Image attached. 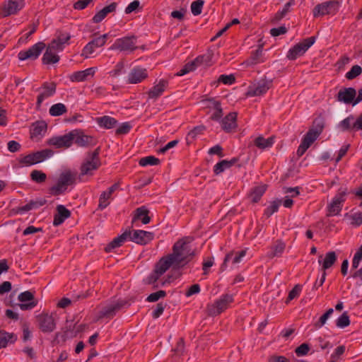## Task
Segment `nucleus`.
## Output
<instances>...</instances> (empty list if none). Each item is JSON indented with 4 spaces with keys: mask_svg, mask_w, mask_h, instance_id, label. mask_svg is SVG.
<instances>
[{
    "mask_svg": "<svg viewBox=\"0 0 362 362\" xmlns=\"http://www.w3.org/2000/svg\"><path fill=\"white\" fill-rule=\"evenodd\" d=\"M188 240L185 238L177 240L173 247V252L169 254L178 268L186 265L195 255V250L191 248Z\"/></svg>",
    "mask_w": 362,
    "mask_h": 362,
    "instance_id": "nucleus-1",
    "label": "nucleus"
},
{
    "mask_svg": "<svg viewBox=\"0 0 362 362\" xmlns=\"http://www.w3.org/2000/svg\"><path fill=\"white\" fill-rule=\"evenodd\" d=\"M77 172L70 169L64 170L59 175L57 182L49 189L52 196H59L64 194L69 186L76 184Z\"/></svg>",
    "mask_w": 362,
    "mask_h": 362,
    "instance_id": "nucleus-2",
    "label": "nucleus"
},
{
    "mask_svg": "<svg viewBox=\"0 0 362 362\" xmlns=\"http://www.w3.org/2000/svg\"><path fill=\"white\" fill-rule=\"evenodd\" d=\"M99 148H96L92 153H88L87 158L80 167V177L84 175H92L93 172L96 170L100 166L101 163L99 158Z\"/></svg>",
    "mask_w": 362,
    "mask_h": 362,
    "instance_id": "nucleus-3",
    "label": "nucleus"
},
{
    "mask_svg": "<svg viewBox=\"0 0 362 362\" xmlns=\"http://www.w3.org/2000/svg\"><path fill=\"white\" fill-rule=\"evenodd\" d=\"M53 155V151L51 149H43L38 151L19 159V163L25 166L33 165L40 163Z\"/></svg>",
    "mask_w": 362,
    "mask_h": 362,
    "instance_id": "nucleus-4",
    "label": "nucleus"
},
{
    "mask_svg": "<svg viewBox=\"0 0 362 362\" xmlns=\"http://www.w3.org/2000/svg\"><path fill=\"white\" fill-rule=\"evenodd\" d=\"M339 7V2L338 1H325L316 5L313 10V14L315 18L325 15H334L337 13Z\"/></svg>",
    "mask_w": 362,
    "mask_h": 362,
    "instance_id": "nucleus-5",
    "label": "nucleus"
},
{
    "mask_svg": "<svg viewBox=\"0 0 362 362\" xmlns=\"http://www.w3.org/2000/svg\"><path fill=\"white\" fill-rule=\"evenodd\" d=\"M136 37L135 35L127 36L118 38L110 47V49H118L120 52L128 53L133 52L138 47L136 46Z\"/></svg>",
    "mask_w": 362,
    "mask_h": 362,
    "instance_id": "nucleus-6",
    "label": "nucleus"
},
{
    "mask_svg": "<svg viewBox=\"0 0 362 362\" xmlns=\"http://www.w3.org/2000/svg\"><path fill=\"white\" fill-rule=\"evenodd\" d=\"M315 42V37H308L302 42L296 44L289 49L287 57L290 60H294L298 57L303 55Z\"/></svg>",
    "mask_w": 362,
    "mask_h": 362,
    "instance_id": "nucleus-7",
    "label": "nucleus"
},
{
    "mask_svg": "<svg viewBox=\"0 0 362 362\" xmlns=\"http://www.w3.org/2000/svg\"><path fill=\"white\" fill-rule=\"evenodd\" d=\"M126 305L129 306V303L125 300H119L117 302L108 304L102 308L98 316V320L106 317L112 318L115 314Z\"/></svg>",
    "mask_w": 362,
    "mask_h": 362,
    "instance_id": "nucleus-8",
    "label": "nucleus"
},
{
    "mask_svg": "<svg viewBox=\"0 0 362 362\" xmlns=\"http://www.w3.org/2000/svg\"><path fill=\"white\" fill-rule=\"evenodd\" d=\"M108 36V34H103L99 37L93 38L83 47L81 56L86 59L89 58L95 52V48L102 47L105 45Z\"/></svg>",
    "mask_w": 362,
    "mask_h": 362,
    "instance_id": "nucleus-9",
    "label": "nucleus"
},
{
    "mask_svg": "<svg viewBox=\"0 0 362 362\" xmlns=\"http://www.w3.org/2000/svg\"><path fill=\"white\" fill-rule=\"evenodd\" d=\"M272 84V80H261L257 83L250 86L245 95L247 97H254L264 95L271 88Z\"/></svg>",
    "mask_w": 362,
    "mask_h": 362,
    "instance_id": "nucleus-10",
    "label": "nucleus"
},
{
    "mask_svg": "<svg viewBox=\"0 0 362 362\" xmlns=\"http://www.w3.org/2000/svg\"><path fill=\"white\" fill-rule=\"evenodd\" d=\"M39 328L43 332H52L56 328L55 319L53 314L42 313L37 316Z\"/></svg>",
    "mask_w": 362,
    "mask_h": 362,
    "instance_id": "nucleus-11",
    "label": "nucleus"
},
{
    "mask_svg": "<svg viewBox=\"0 0 362 362\" xmlns=\"http://www.w3.org/2000/svg\"><path fill=\"white\" fill-rule=\"evenodd\" d=\"M128 238L136 244L145 245L154 238V234L149 231L134 230L133 231L130 230V235L128 236Z\"/></svg>",
    "mask_w": 362,
    "mask_h": 362,
    "instance_id": "nucleus-12",
    "label": "nucleus"
},
{
    "mask_svg": "<svg viewBox=\"0 0 362 362\" xmlns=\"http://www.w3.org/2000/svg\"><path fill=\"white\" fill-rule=\"evenodd\" d=\"M18 299L21 302V303L18 304V306L22 310H32L37 304V300H35L33 293L30 291L21 293L18 296Z\"/></svg>",
    "mask_w": 362,
    "mask_h": 362,
    "instance_id": "nucleus-13",
    "label": "nucleus"
},
{
    "mask_svg": "<svg viewBox=\"0 0 362 362\" xmlns=\"http://www.w3.org/2000/svg\"><path fill=\"white\" fill-rule=\"evenodd\" d=\"M45 47V44L42 42H39L35 44L28 50L21 51L18 54V59L21 61H24L26 59H35L39 57Z\"/></svg>",
    "mask_w": 362,
    "mask_h": 362,
    "instance_id": "nucleus-14",
    "label": "nucleus"
},
{
    "mask_svg": "<svg viewBox=\"0 0 362 362\" xmlns=\"http://www.w3.org/2000/svg\"><path fill=\"white\" fill-rule=\"evenodd\" d=\"M70 135L73 137V142L81 147H88L95 145V139L93 136L86 135L78 129H74L70 132Z\"/></svg>",
    "mask_w": 362,
    "mask_h": 362,
    "instance_id": "nucleus-15",
    "label": "nucleus"
},
{
    "mask_svg": "<svg viewBox=\"0 0 362 362\" xmlns=\"http://www.w3.org/2000/svg\"><path fill=\"white\" fill-rule=\"evenodd\" d=\"M346 189L340 190L333 198L332 202L328 206L327 216L338 215L342 209V203L345 201Z\"/></svg>",
    "mask_w": 362,
    "mask_h": 362,
    "instance_id": "nucleus-16",
    "label": "nucleus"
},
{
    "mask_svg": "<svg viewBox=\"0 0 362 362\" xmlns=\"http://www.w3.org/2000/svg\"><path fill=\"white\" fill-rule=\"evenodd\" d=\"M25 6L24 0H8L2 6V15L6 17L16 14Z\"/></svg>",
    "mask_w": 362,
    "mask_h": 362,
    "instance_id": "nucleus-17",
    "label": "nucleus"
},
{
    "mask_svg": "<svg viewBox=\"0 0 362 362\" xmlns=\"http://www.w3.org/2000/svg\"><path fill=\"white\" fill-rule=\"evenodd\" d=\"M49 146H54L57 148H68L73 144V137L70 135V132L63 136H54L47 141Z\"/></svg>",
    "mask_w": 362,
    "mask_h": 362,
    "instance_id": "nucleus-18",
    "label": "nucleus"
},
{
    "mask_svg": "<svg viewBox=\"0 0 362 362\" xmlns=\"http://www.w3.org/2000/svg\"><path fill=\"white\" fill-rule=\"evenodd\" d=\"M356 95V90L354 88H344L339 90L337 95L339 102L345 104H352Z\"/></svg>",
    "mask_w": 362,
    "mask_h": 362,
    "instance_id": "nucleus-19",
    "label": "nucleus"
},
{
    "mask_svg": "<svg viewBox=\"0 0 362 362\" xmlns=\"http://www.w3.org/2000/svg\"><path fill=\"white\" fill-rule=\"evenodd\" d=\"M319 137V136L314 134V132H308L302 139L301 144L298 148L297 155L298 157L302 156L308 148L314 143V141Z\"/></svg>",
    "mask_w": 362,
    "mask_h": 362,
    "instance_id": "nucleus-20",
    "label": "nucleus"
},
{
    "mask_svg": "<svg viewBox=\"0 0 362 362\" xmlns=\"http://www.w3.org/2000/svg\"><path fill=\"white\" fill-rule=\"evenodd\" d=\"M148 77L147 70L144 68L136 67L131 70L128 76V83L136 84L141 83Z\"/></svg>",
    "mask_w": 362,
    "mask_h": 362,
    "instance_id": "nucleus-21",
    "label": "nucleus"
},
{
    "mask_svg": "<svg viewBox=\"0 0 362 362\" xmlns=\"http://www.w3.org/2000/svg\"><path fill=\"white\" fill-rule=\"evenodd\" d=\"M42 91L37 96V107L39 108L42 103V101L52 95H53L56 92V84L54 83H47L45 82L42 84Z\"/></svg>",
    "mask_w": 362,
    "mask_h": 362,
    "instance_id": "nucleus-22",
    "label": "nucleus"
},
{
    "mask_svg": "<svg viewBox=\"0 0 362 362\" xmlns=\"http://www.w3.org/2000/svg\"><path fill=\"white\" fill-rule=\"evenodd\" d=\"M170 267L178 269L170 255H168L160 259L155 266V269L162 276Z\"/></svg>",
    "mask_w": 362,
    "mask_h": 362,
    "instance_id": "nucleus-23",
    "label": "nucleus"
},
{
    "mask_svg": "<svg viewBox=\"0 0 362 362\" xmlns=\"http://www.w3.org/2000/svg\"><path fill=\"white\" fill-rule=\"evenodd\" d=\"M96 67H90L83 71H78L73 73L69 78L72 82H82L93 78L95 75Z\"/></svg>",
    "mask_w": 362,
    "mask_h": 362,
    "instance_id": "nucleus-24",
    "label": "nucleus"
},
{
    "mask_svg": "<svg viewBox=\"0 0 362 362\" xmlns=\"http://www.w3.org/2000/svg\"><path fill=\"white\" fill-rule=\"evenodd\" d=\"M237 113L232 112L228 114L221 121V128L226 132H230L237 127Z\"/></svg>",
    "mask_w": 362,
    "mask_h": 362,
    "instance_id": "nucleus-25",
    "label": "nucleus"
},
{
    "mask_svg": "<svg viewBox=\"0 0 362 362\" xmlns=\"http://www.w3.org/2000/svg\"><path fill=\"white\" fill-rule=\"evenodd\" d=\"M246 255V250H241L240 252H235L233 251L228 253L223 260V264L221 266V270L224 271L227 267V263L229 261H232L233 264L239 263L242 258Z\"/></svg>",
    "mask_w": 362,
    "mask_h": 362,
    "instance_id": "nucleus-26",
    "label": "nucleus"
},
{
    "mask_svg": "<svg viewBox=\"0 0 362 362\" xmlns=\"http://www.w3.org/2000/svg\"><path fill=\"white\" fill-rule=\"evenodd\" d=\"M71 216V211L64 205L57 206V214L54 216L53 225L58 226L61 225L66 218Z\"/></svg>",
    "mask_w": 362,
    "mask_h": 362,
    "instance_id": "nucleus-27",
    "label": "nucleus"
},
{
    "mask_svg": "<svg viewBox=\"0 0 362 362\" xmlns=\"http://www.w3.org/2000/svg\"><path fill=\"white\" fill-rule=\"evenodd\" d=\"M130 235V230H126L122 235L114 238L107 246L105 247L106 252H110L112 250L120 247L122 243L128 238Z\"/></svg>",
    "mask_w": 362,
    "mask_h": 362,
    "instance_id": "nucleus-28",
    "label": "nucleus"
},
{
    "mask_svg": "<svg viewBox=\"0 0 362 362\" xmlns=\"http://www.w3.org/2000/svg\"><path fill=\"white\" fill-rule=\"evenodd\" d=\"M117 6V3L112 2L100 10L93 18V23H98L101 22L108 13L114 12L116 10Z\"/></svg>",
    "mask_w": 362,
    "mask_h": 362,
    "instance_id": "nucleus-29",
    "label": "nucleus"
},
{
    "mask_svg": "<svg viewBox=\"0 0 362 362\" xmlns=\"http://www.w3.org/2000/svg\"><path fill=\"white\" fill-rule=\"evenodd\" d=\"M168 86V81L164 79L160 80L158 84L155 85L148 93V98L156 99L163 94Z\"/></svg>",
    "mask_w": 362,
    "mask_h": 362,
    "instance_id": "nucleus-30",
    "label": "nucleus"
},
{
    "mask_svg": "<svg viewBox=\"0 0 362 362\" xmlns=\"http://www.w3.org/2000/svg\"><path fill=\"white\" fill-rule=\"evenodd\" d=\"M238 161V158H233L230 160H222L214 165V172L216 175L223 173L225 170L230 168Z\"/></svg>",
    "mask_w": 362,
    "mask_h": 362,
    "instance_id": "nucleus-31",
    "label": "nucleus"
},
{
    "mask_svg": "<svg viewBox=\"0 0 362 362\" xmlns=\"http://www.w3.org/2000/svg\"><path fill=\"white\" fill-rule=\"evenodd\" d=\"M325 124V118L322 115H320L314 119L312 127L308 131L320 136L324 129Z\"/></svg>",
    "mask_w": 362,
    "mask_h": 362,
    "instance_id": "nucleus-32",
    "label": "nucleus"
},
{
    "mask_svg": "<svg viewBox=\"0 0 362 362\" xmlns=\"http://www.w3.org/2000/svg\"><path fill=\"white\" fill-rule=\"evenodd\" d=\"M149 211L144 206L137 208L135 211V214L132 221H135L136 219H141L143 224H148L151 221V217L148 216Z\"/></svg>",
    "mask_w": 362,
    "mask_h": 362,
    "instance_id": "nucleus-33",
    "label": "nucleus"
},
{
    "mask_svg": "<svg viewBox=\"0 0 362 362\" xmlns=\"http://www.w3.org/2000/svg\"><path fill=\"white\" fill-rule=\"evenodd\" d=\"M285 247L284 243L281 240H277L276 243L271 247L270 251L267 254V257L272 259L274 257L280 256L283 253Z\"/></svg>",
    "mask_w": 362,
    "mask_h": 362,
    "instance_id": "nucleus-34",
    "label": "nucleus"
},
{
    "mask_svg": "<svg viewBox=\"0 0 362 362\" xmlns=\"http://www.w3.org/2000/svg\"><path fill=\"white\" fill-rule=\"evenodd\" d=\"M295 0H290L287 2L281 11H278L273 17L272 22L277 23L284 18L291 11V7L295 5Z\"/></svg>",
    "mask_w": 362,
    "mask_h": 362,
    "instance_id": "nucleus-35",
    "label": "nucleus"
},
{
    "mask_svg": "<svg viewBox=\"0 0 362 362\" xmlns=\"http://www.w3.org/2000/svg\"><path fill=\"white\" fill-rule=\"evenodd\" d=\"M213 55V52L209 51L206 54L197 57L194 60H193L196 67L199 66H210L211 64Z\"/></svg>",
    "mask_w": 362,
    "mask_h": 362,
    "instance_id": "nucleus-36",
    "label": "nucleus"
},
{
    "mask_svg": "<svg viewBox=\"0 0 362 362\" xmlns=\"http://www.w3.org/2000/svg\"><path fill=\"white\" fill-rule=\"evenodd\" d=\"M31 137H37L44 134L47 131V123L45 121H37L33 124Z\"/></svg>",
    "mask_w": 362,
    "mask_h": 362,
    "instance_id": "nucleus-37",
    "label": "nucleus"
},
{
    "mask_svg": "<svg viewBox=\"0 0 362 362\" xmlns=\"http://www.w3.org/2000/svg\"><path fill=\"white\" fill-rule=\"evenodd\" d=\"M97 123L101 127L106 129L113 128L117 123V120L110 116H103L96 119Z\"/></svg>",
    "mask_w": 362,
    "mask_h": 362,
    "instance_id": "nucleus-38",
    "label": "nucleus"
},
{
    "mask_svg": "<svg viewBox=\"0 0 362 362\" xmlns=\"http://www.w3.org/2000/svg\"><path fill=\"white\" fill-rule=\"evenodd\" d=\"M59 57L57 54V52H53L50 48H47L43 55L42 62L45 64H51L58 62Z\"/></svg>",
    "mask_w": 362,
    "mask_h": 362,
    "instance_id": "nucleus-39",
    "label": "nucleus"
},
{
    "mask_svg": "<svg viewBox=\"0 0 362 362\" xmlns=\"http://www.w3.org/2000/svg\"><path fill=\"white\" fill-rule=\"evenodd\" d=\"M16 340L17 336L15 334L1 330L0 342L4 348L6 347L8 344H13Z\"/></svg>",
    "mask_w": 362,
    "mask_h": 362,
    "instance_id": "nucleus-40",
    "label": "nucleus"
},
{
    "mask_svg": "<svg viewBox=\"0 0 362 362\" xmlns=\"http://www.w3.org/2000/svg\"><path fill=\"white\" fill-rule=\"evenodd\" d=\"M337 261V255L335 252L331 251L327 252L325 255V257L322 262V269L323 272H325L326 269H329L335 262Z\"/></svg>",
    "mask_w": 362,
    "mask_h": 362,
    "instance_id": "nucleus-41",
    "label": "nucleus"
},
{
    "mask_svg": "<svg viewBox=\"0 0 362 362\" xmlns=\"http://www.w3.org/2000/svg\"><path fill=\"white\" fill-rule=\"evenodd\" d=\"M81 332V329H76V324L73 321H66L64 327V334L66 338H72Z\"/></svg>",
    "mask_w": 362,
    "mask_h": 362,
    "instance_id": "nucleus-42",
    "label": "nucleus"
},
{
    "mask_svg": "<svg viewBox=\"0 0 362 362\" xmlns=\"http://www.w3.org/2000/svg\"><path fill=\"white\" fill-rule=\"evenodd\" d=\"M255 145L261 149H264L271 147L274 144V138L269 137L264 139L263 136H259L257 137L254 141Z\"/></svg>",
    "mask_w": 362,
    "mask_h": 362,
    "instance_id": "nucleus-43",
    "label": "nucleus"
},
{
    "mask_svg": "<svg viewBox=\"0 0 362 362\" xmlns=\"http://www.w3.org/2000/svg\"><path fill=\"white\" fill-rule=\"evenodd\" d=\"M208 100L212 103L214 108L215 109L214 112L211 116V119L214 121H219L223 115L220 102L214 100L212 98H210Z\"/></svg>",
    "mask_w": 362,
    "mask_h": 362,
    "instance_id": "nucleus-44",
    "label": "nucleus"
},
{
    "mask_svg": "<svg viewBox=\"0 0 362 362\" xmlns=\"http://www.w3.org/2000/svg\"><path fill=\"white\" fill-rule=\"evenodd\" d=\"M265 190L266 185H264L254 187L250 194V197L251 198L252 202L254 203L257 202L264 193Z\"/></svg>",
    "mask_w": 362,
    "mask_h": 362,
    "instance_id": "nucleus-45",
    "label": "nucleus"
},
{
    "mask_svg": "<svg viewBox=\"0 0 362 362\" xmlns=\"http://www.w3.org/2000/svg\"><path fill=\"white\" fill-rule=\"evenodd\" d=\"M67 112V108L63 103H57L51 106L49 110L50 115L53 117L60 116Z\"/></svg>",
    "mask_w": 362,
    "mask_h": 362,
    "instance_id": "nucleus-46",
    "label": "nucleus"
},
{
    "mask_svg": "<svg viewBox=\"0 0 362 362\" xmlns=\"http://www.w3.org/2000/svg\"><path fill=\"white\" fill-rule=\"evenodd\" d=\"M233 296L231 295L226 294L221 296V298L216 300V303L218 309L222 313L227 308L228 305L233 301Z\"/></svg>",
    "mask_w": 362,
    "mask_h": 362,
    "instance_id": "nucleus-47",
    "label": "nucleus"
},
{
    "mask_svg": "<svg viewBox=\"0 0 362 362\" xmlns=\"http://www.w3.org/2000/svg\"><path fill=\"white\" fill-rule=\"evenodd\" d=\"M112 195L107 191H103L99 197L98 209L103 210L109 206L108 200L111 199Z\"/></svg>",
    "mask_w": 362,
    "mask_h": 362,
    "instance_id": "nucleus-48",
    "label": "nucleus"
},
{
    "mask_svg": "<svg viewBox=\"0 0 362 362\" xmlns=\"http://www.w3.org/2000/svg\"><path fill=\"white\" fill-rule=\"evenodd\" d=\"M281 203L282 201L281 199H276L272 202L270 205L265 209L264 215L267 217L271 216L274 213L278 211Z\"/></svg>",
    "mask_w": 362,
    "mask_h": 362,
    "instance_id": "nucleus-49",
    "label": "nucleus"
},
{
    "mask_svg": "<svg viewBox=\"0 0 362 362\" xmlns=\"http://www.w3.org/2000/svg\"><path fill=\"white\" fill-rule=\"evenodd\" d=\"M30 178L37 183H42L46 180L47 175L40 170H34L30 173Z\"/></svg>",
    "mask_w": 362,
    "mask_h": 362,
    "instance_id": "nucleus-50",
    "label": "nucleus"
},
{
    "mask_svg": "<svg viewBox=\"0 0 362 362\" xmlns=\"http://www.w3.org/2000/svg\"><path fill=\"white\" fill-rule=\"evenodd\" d=\"M139 163L141 166H146L148 165H156L160 163V160L154 156H150L141 158Z\"/></svg>",
    "mask_w": 362,
    "mask_h": 362,
    "instance_id": "nucleus-51",
    "label": "nucleus"
},
{
    "mask_svg": "<svg viewBox=\"0 0 362 362\" xmlns=\"http://www.w3.org/2000/svg\"><path fill=\"white\" fill-rule=\"evenodd\" d=\"M204 4L203 0H196L191 4V11L194 16H198L202 13V8Z\"/></svg>",
    "mask_w": 362,
    "mask_h": 362,
    "instance_id": "nucleus-52",
    "label": "nucleus"
},
{
    "mask_svg": "<svg viewBox=\"0 0 362 362\" xmlns=\"http://www.w3.org/2000/svg\"><path fill=\"white\" fill-rule=\"evenodd\" d=\"M354 116L351 115V116L345 118L344 119H343L339 123V126L341 129L342 131L350 130V129H353V123L354 122Z\"/></svg>",
    "mask_w": 362,
    "mask_h": 362,
    "instance_id": "nucleus-53",
    "label": "nucleus"
},
{
    "mask_svg": "<svg viewBox=\"0 0 362 362\" xmlns=\"http://www.w3.org/2000/svg\"><path fill=\"white\" fill-rule=\"evenodd\" d=\"M362 73V68L359 65H354L351 70L346 74V78L352 80Z\"/></svg>",
    "mask_w": 362,
    "mask_h": 362,
    "instance_id": "nucleus-54",
    "label": "nucleus"
},
{
    "mask_svg": "<svg viewBox=\"0 0 362 362\" xmlns=\"http://www.w3.org/2000/svg\"><path fill=\"white\" fill-rule=\"evenodd\" d=\"M333 313V308L328 309L327 312L320 317L319 320L315 323L314 326L317 328L322 327L326 323L327 319Z\"/></svg>",
    "mask_w": 362,
    "mask_h": 362,
    "instance_id": "nucleus-55",
    "label": "nucleus"
},
{
    "mask_svg": "<svg viewBox=\"0 0 362 362\" xmlns=\"http://www.w3.org/2000/svg\"><path fill=\"white\" fill-rule=\"evenodd\" d=\"M31 209H33V204H32L31 202H30L25 206L12 209L10 211V214L15 215L18 214H23L27 211H29Z\"/></svg>",
    "mask_w": 362,
    "mask_h": 362,
    "instance_id": "nucleus-56",
    "label": "nucleus"
},
{
    "mask_svg": "<svg viewBox=\"0 0 362 362\" xmlns=\"http://www.w3.org/2000/svg\"><path fill=\"white\" fill-rule=\"evenodd\" d=\"M350 324L349 317L346 312H344L337 320V326L340 328H344L349 326Z\"/></svg>",
    "mask_w": 362,
    "mask_h": 362,
    "instance_id": "nucleus-57",
    "label": "nucleus"
},
{
    "mask_svg": "<svg viewBox=\"0 0 362 362\" xmlns=\"http://www.w3.org/2000/svg\"><path fill=\"white\" fill-rule=\"evenodd\" d=\"M166 296V292L163 290H160L155 293H151L146 298L148 302H156L161 298H164Z\"/></svg>",
    "mask_w": 362,
    "mask_h": 362,
    "instance_id": "nucleus-58",
    "label": "nucleus"
},
{
    "mask_svg": "<svg viewBox=\"0 0 362 362\" xmlns=\"http://www.w3.org/2000/svg\"><path fill=\"white\" fill-rule=\"evenodd\" d=\"M70 38L71 35L69 33H62L60 31L58 32L56 38L54 40L59 44L63 45L64 46V44L67 43Z\"/></svg>",
    "mask_w": 362,
    "mask_h": 362,
    "instance_id": "nucleus-59",
    "label": "nucleus"
},
{
    "mask_svg": "<svg viewBox=\"0 0 362 362\" xmlns=\"http://www.w3.org/2000/svg\"><path fill=\"white\" fill-rule=\"evenodd\" d=\"M195 64L194 61H192L187 64H186L184 67L180 70L179 72L177 73V76H183L192 71H194L196 69Z\"/></svg>",
    "mask_w": 362,
    "mask_h": 362,
    "instance_id": "nucleus-60",
    "label": "nucleus"
},
{
    "mask_svg": "<svg viewBox=\"0 0 362 362\" xmlns=\"http://www.w3.org/2000/svg\"><path fill=\"white\" fill-rule=\"evenodd\" d=\"M301 291V286L298 284L296 285L289 292L286 303H288L291 300L298 296Z\"/></svg>",
    "mask_w": 362,
    "mask_h": 362,
    "instance_id": "nucleus-61",
    "label": "nucleus"
},
{
    "mask_svg": "<svg viewBox=\"0 0 362 362\" xmlns=\"http://www.w3.org/2000/svg\"><path fill=\"white\" fill-rule=\"evenodd\" d=\"M206 127L204 125H199L194 127L189 133L188 136L191 137L192 139H194L199 134H203L205 131Z\"/></svg>",
    "mask_w": 362,
    "mask_h": 362,
    "instance_id": "nucleus-62",
    "label": "nucleus"
},
{
    "mask_svg": "<svg viewBox=\"0 0 362 362\" xmlns=\"http://www.w3.org/2000/svg\"><path fill=\"white\" fill-rule=\"evenodd\" d=\"M351 223L356 226H359L362 223V211L355 212L350 216Z\"/></svg>",
    "mask_w": 362,
    "mask_h": 362,
    "instance_id": "nucleus-63",
    "label": "nucleus"
},
{
    "mask_svg": "<svg viewBox=\"0 0 362 362\" xmlns=\"http://www.w3.org/2000/svg\"><path fill=\"white\" fill-rule=\"evenodd\" d=\"M309 351V345L306 343H303L296 349L295 353L298 356H302L307 355Z\"/></svg>",
    "mask_w": 362,
    "mask_h": 362,
    "instance_id": "nucleus-64",
    "label": "nucleus"
}]
</instances>
